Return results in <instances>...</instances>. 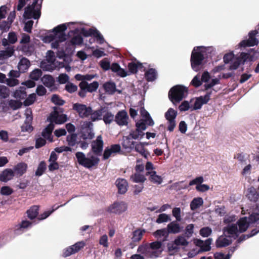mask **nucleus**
Masks as SVG:
<instances>
[{"instance_id": "1", "label": "nucleus", "mask_w": 259, "mask_h": 259, "mask_svg": "<svg viewBox=\"0 0 259 259\" xmlns=\"http://www.w3.org/2000/svg\"><path fill=\"white\" fill-rule=\"evenodd\" d=\"M203 49H205V48L202 47H197V50L194 48L191 53V65L193 70L196 72L200 70L204 65V53L206 51Z\"/></svg>"}, {"instance_id": "2", "label": "nucleus", "mask_w": 259, "mask_h": 259, "mask_svg": "<svg viewBox=\"0 0 259 259\" xmlns=\"http://www.w3.org/2000/svg\"><path fill=\"white\" fill-rule=\"evenodd\" d=\"M188 88L182 85H176L172 87L168 92V98L173 103H179L187 95Z\"/></svg>"}, {"instance_id": "3", "label": "nucleus", "mask_w": 259, "mask_h": 259, "mask_svg": "<svg viewBox=\"0 0 259 259\" xmlns=\"http://www.w3.org/2000/svg\"><path fill=\"white\" fill-rule=\"evenodd\" d=\"M75 156L79 164L88 168L97 166L100 161L99 158L93 155L90 157H86L85 155L82 152H76Z\"/></svg>"}, {"instance_id": "4", "label": "nucleus", "mask_w": 259, "mask_h": 259, "mask_svg": "<svg viewBox=\"0 0 259 259\" xmlns=\"http://www.w3.org/2000/svg\"><path fill=\"white\" fill-rule=\"evenodd\" d=\"M54 111L52 112L48 117V120L50 123H55L56 124H60L65 122L67 120V116L66 114H61L63 113L64 109L62 108L58 107H54L53 108Z\"/></svg>"}, {"instance_id": "5", "label": "nucleus", "mask_w": 259, "mask_h": 259, "mask_svg": "<svg viewBox=\"0 0 259 259\" xmlns=\"http://www.w3.org/2000/svg\"><path fill=\"white\" fill-rule=\"evenodd\" d=\"M38 1H33L32 5L27 7L25 9L23 16L26 19L33 18L34 19H38L41 14L40 7L41 4L36 6Z\"/></svg>"}, {"instance_id": "6", "label": "nucleus", "mask_w": 259, "mask_h": 259, "mask_svg": "<svg viewBox=\"0 0 259 259\" xmlns=\"http://www.w3.org/2000/svg\"><path fill=\"white\" fill-rule=\"evenodd\" d=\"M72 109L78 113L79 116L81 118H87L89 117L92 111V107L87 106L84 104L75 103L73 105Z\"/></svg>"}, {"instance_id": "7", "label": "nucleus", "mask_w": 259, "mask_h": 259, "mask_svg": "<svg viewBox=\"0 0 259 259\" xmlns=\"http://www.w3.org/2000/svg\"><path fill=\"white\" fill-rule=\"evenodd\" d=\"M104 142L101 135L98 136L92 143L93 152L97 156H100L103 151Z\"/></svg>"}, {"instance_id": "8", "label": "nucleus", "mask_w": 259, "mask_h": 259, "mask_svg": "<svg viewBox=\"0 0 259 259\" xmlns=\"http://www.w3.org/2000/svg\"><path fill=\"white\" fill-rule=\"evenodd\" d=\"M128 116L124 110L118 111L115 116L114 121L119 126L127 125Z\"/></svg>"}, {"instance_id": "9", "label": "nucleus", "mask_w": 259, "mask_h": 259, "mask_svg": "<svg viewBox=\"0 0 259 259\" xmlns=\"http://www.w3.org/2000/svg\"><path fill=\"white\" fill-rule=\"evenodd\" d=\"M67 26L66 24H62L55 27L53 30L52 32H55L56 35V38H58V41L60 42H63L66 40V35L65 34L64 32L66 30Z\"/></svg>"}, {"instance_id": "10", "label": "nucleus", "mask_w": 259, "mask_h": 259, "mask_svg": "<svg viewBox=\"0 0 259 259\" xmlns=\"http://www.w3.org/2000/svg\"><path fill=\"white\" fill-rule=\"evenodd\" d=\"M127 209V206L123 202H115L109 207L108 211L111 213L120 214Z\"/></svg>"}, {"instance_id": "11", "label": "nucleus", "mask_w": 259, "mask_h": 259, "mask_svg": "<svg viewBox=\"0 0 259 259\" xmlns=\"http://www.w3.org/2000/svg\"><path fill=\"white\" fill-rule=\"evenodd\" d=\"M247 55L245 52H242L240 55L236 57L235 59L231 64L229 69L236 70L237 69L240 64H244L245 62L247 61Z\"/></svg>"}, {"instance_id": "12", "label": "nucleus", "mask_w": 259, "mask_h": 259, "mask_svg": "<svg viewBox=\"0 0 259 259\" xmlns=\"http://www.w3.org/2000/svg\"><path fill=\"white\" fill-rule=\"evenodd\" d=\"M140 114L143 119L140 120L138 122H143L145 125H147L148 126H153L154 125L153 120L144 107L141 108Z\"/></svg>"}, {"instance_id": "13", "label": "nucleus", "mask_w": 259, "mask_h": 259, "mask_svg": "<svg viewBox=\"0 0 259 259\" xmlns=\"http://www.w3.org/2000/svg\"><path fill=\"white\" fill-rule=\"evenodd\" d=\"M103 88L105 91V93L108 95H113L115 92L118 94L121 93V91L116 89V85L114 82L107 81L103 84Z\"/></svg>"}, {"instance_id": "14", "label": "nucleus", "mask_w": 259, "mask_h": 259, "mask_svg": "<svg viewBox=\"0 0 259 259\" xmlns=\"http://www.w3.org/2000/svg\"><path fill=\"white\" fill-rule=\"evenodd\" d=\"M99 82L97 81H94L91 83L87 81H81L79 84L80 89H85L88 92L93 93L97 91L99 87Z\"/></svg>"}, {"instance_id": "15", "label": "nucleus", "mask_w": 259, "mask_h": 259, "mask_svg": "<svg viewBox=\"0 0 259 259\" xmlns=\"http://www.w3.org/2000/svg\"><path fill=\"white\" fill-rule=\"evenodd\" d=\"M223 231L225 236H227L226 234L227 233L230 235L229 237H231L230 235H234L236 238L239 236L238 227L236 224L228 225L223 228Z\"/></svg>"}, {"instance_id": "16", "label": "nucleus", "mask_w": 259, "mask_h": 259, "mask_svg": "<svg viewBox=\"0 0 259 259\" xmlns=\"http://www.w3.org/2000/svg\"><path fill=\"white\" fill-rule=\"evenodd\" d=\"M106 110H107V108L105 107H101L99 109L96 110H93L92 109L91 114H90L92 121L102 120L103 114L106 112Z\"/></svg>"}, {"instance_id": "17", "label": "nucleus", "mask_w": 259, "mask_h": 259, "mask_svg": "<svg viewBox=\"0 0 259 259\" xmlns=\"http://www.w3.org/2000/svg\"><path fill=\"white\" fill-rule=\"evenodd\" d=\"M27 167V164L25 162L18 163L14 167V175H15L18 177H21L26 172Z\"/></svg>"}, {"instance_id": "18", "label": "nucleus", "mask_w": 259, "mask_h": 259, "mask_svg": "<svg viewBox=\"0 0 259 259\" xmlns=\"http://www.w3.org/2000/svg\"><path fill=\"white\" fill-rule=\"evenodd\" d=\"M246 196L250 201L256 202L259 199V193L255 188L251 187L247 189Z\"/></svg>"}, {"instance_id": "19", "label": "nucleus", "mask_w": 259, "mask_h": 259, "mask_svg": "<svg viewBox=\"0 0 259 259\" xmlns=\"http://www.w3.org/2000/svg\"><path fill=\"white\" fill-rule=\"evenodd\" d=\"M115 185L118 188L119 193L123 194L126 192L128 187V183L126 180L118 178L116 180Z\"/></svg>"}, {"instance_id": "20", "label": "nucleus", "mask_w": 259, "mask_h": 259, "mask_svg": "<svg viewBox=\"0 0 259 259\" xmlns=\"http://www.w3.org/2000/svg\"><path fill=\"white\" fill-rule=\"evenodd\" d=\"M237 226H238V232L243 233L245 232L249 226V222L246 217L240 218L237 222Z\"/></svg>"}, {"instance_id": "21", "label": "nucleus", "mask_w": 259, "mask_h": 259, "mask_svg": "<svg viewBox=\"0 0 259 259\" xmlns=\"http://www.w3.org/2000/svg\"><path fill=\"white\" fill-rule=\"evenodd\" d=\"M32 120L33 117L32 115L27 113L25 121L21 126L22 132H31L33 131V128L31 125Z\"/></svg>"}, {"instance_id": "22", "label": "nucleus", "mask_w": 259, "mask_h": 259, "mask_svg": "<svg viewBox=\"0 0 259 259\" xmlns=\"http://www.w3.org/2000/svg\"><path fill=\"white\" fill-rule=\"evenodd\" d=\"M136 130L131 132L129 135L134 139H138L140 137L139 130H145L147 127L143 122H137L136 123Z\"/></svg>"}, {"instance_id": "23", "label": "nucleus", "mask_w": 259, "mask_h": 259, "mask_svg": "<svg viewBox=\"0 0 259 259\" xmlns=\"http://www.w3.org/2000/svg\"><path fill=\"white\" fill-rule=\"evenodd\" d=\"M153 235L160 241L164 242L168 239V232L166 228L156 230L153 233Z\"/></svg>"}, {"instance_id": "24", "label": "nucleus", "mask_w": 259, "mask_h": 259, "mask_svg": "<svg viewBox=\"0 0 259 259\" xmlns=\"http://www.w3.org/2000/svg\"><path fill=\"white\" fill-rule=\"evenodd\" d=\"M14 176V174L13 170L10 168H7L0 174V181L7 182L12 179Z\"/></svg>"}, {"instance_id": "25", "label": "nucleus", "mask_w": 259, "mask_h": 259, "mask_svg": "<svg viewBox=\"0 0 259 259\" xmlns=\"http://www.w3.org/2000/svg\"><path fill=\"white\" fill-rule=\"evenodd\" d=\"M54 128V125L52 123H50L42 131L41 135L45 138L49 140L50 142L53 141L52 133Z\"/></svg>"}, {"instance_id": "26", "label": "nucleus", "mask_w": 259, "mask_h": 259, "mask_svg": "<svg viewBox=\"0 0 259 259\" xmlns=\"http://www.w3.org/2000/svg\"><path fill=\"white\" fill-rule=\"evenodd\" d=\"M30 66L29 60L25 58H22L19 61L18 65L19 70L21 73L26 72Z\"/></svg>"}, {"instance_id": "27", "label": "nucleus", "mask_w": 259, "mask_h": 259, "mask_svg": "<svg viewBox=\"0 0 259 259\" xmlns=\"http://www.w3.org/2000/svg\"><path fill=\"white\" fill-rule=\"evenodd\" d=\"M168 234H176L181 232V227L180 225L176 221H172L168 224L166 228Z\"/></svg>"}, {"instance_id": "28", "label": "nucleus", "mask_w": 259, "mask_h": 259, "mask_svg": "<svg viewBox=\"0 0 259 259\" xmlns=\"http://www.w3.org/2000/svg\"><path fill=\"white\" fill-rule=\"evenodd\" d=\"M259 42L258 40L256 38H253L250 36L247 40H242L239 45L240 47H253L257 46Z\"/></svg>"}, {"instance_id": "29", "label": "nucleus", "mask_w": 259, "mask_h": 259, "mask_svg": "<svg viewBox=\"0 0 259 259\" xmlns=\"http://www.w3.org/2000/svg\"><path fill=\"white\" fill-rule=\"evenodd\" d=\"M146 176H150L149 180L154 184H160L162 182L161 176L157 175L155 171H148L146 173Z\"/></svg>"}, {"instance_id": "30", "label": "nucleus", "mask_w": 259, "mask_h": 259, "mask_svg": "<svg viewBox=\"0 0 259 259\" xmlns=\"http://www.w3.org/2000/svg\"><path fill=\"white\" fill-rule=\"evenodd\" d=\"M232 243V241L226 238L223 237V236H220L216 240L215 245L217 248H222L226 247Z\"/></svg>"}, {"instance_id": "31", "label": "nucleus", "mask_w": 259, "mask_h": 259, "mask_svg": "<svg viewBox=\"0 0 259 259\" xmlns=\"http://www.w3.org/2000/svg\"><path fill=\"white\" fill-rule=\"evenodd\" d=\"M39 206L33 205L26 211L27 217L30 220H33L37 217L38 214Z\"/></svg>"}, {"instance_id": "32", "label": "nucleus", "mask_w": 259, "mask_h": 259, "mask_svg": "<svg viewBox=\"0 0 259 259\" xmlns=\"http://www.w3.org/2000/svg\"><path fill=\"white\" fill-rule=\"evenodd\" d=\"M14 51L13 47H7L5 50L0 51V60L7 59L12 56Z\"/></svg>"}, {"instance_id": "33", "label": "nucleus", "mask_w": 259, "mask_h": 259, "mask_svg": "<svg viewBox=\"0 0 259 259\" xmlns=\"http://www.w3.org/2000/svg\"><path fill=\"white\" fill-rule=\"evenodd\" d=\"M41 79L43 84L47 88H51L54 85L55 79L51 75H45Z\"/></svg>"}, {"instance_id": "34", "label": "nucleus", "mask_w": 259, "mask_h": 259, "mask_svg": "<svg viewBox=\"0 0 259 259\" xmlns=\"http://www.w3.org/2000/svg\"><path fill=\"white\" fill-rule=\"evenodd\" d=\"M203 204V200L201 197L194 198L190 203V208L194 211L199 208Z\"/></svg>"}, {"instance_id": "35", "label": "nucleus", "mask_w": 259, "mask_h": 259, "mask_svg": "<svg viewBox=\"0 0 259 259\" xmlns=\"http://www.w3.org/2000/svg\"><path fill=\"white\" fill-rule=\"evenodd\" d=\"M127 67L129 71L131 73L134 74L137 72L138 68H142L143 66L142 64L139 62H132L128 63Z\"/></svg>"}, {"instance_id": "36", "label": "nucleus", "mask_w": 259, "mask_h": 259, "mask_svg": "<svg viewBox=\"0 0 259 259\" xmlns=\"http://www.w3.org/2000/svg\"><path fill=\"white\" fill-rule=\"evenodd\" d=\"M145 77L147 81H152L156 78V71L154 68H150L145 73Z\"/></svg>"}, {"instance_id": "37", "label": "nucleus", "mask_w": 259, "mask_h": 259, "mask_svg": "<svg viewBox=\"0 0 259 259\" xmlns=\"http://www.w3.org/2000/svg\"><path fill=\"white\" fill-rule=\"evenodd\" d=\"M104 113V115L102 117V119L106 124H109L114 121L115 116L111 112L107 110Z\"/></svg>"}, {"instance_id": "38", "label": "nucleus", "mask_w": 259, "mask_h": 259, "mask_svg": "<svg viewBox=\"0 0 259 259\" xmlns=\"http://www.w3.org/2000/svg\"><path fill=\"white\" fill-rule=\"evenodd\" d=\"M123 148L125 149H132L135 146V142L131 140L129 137H124L122 143Z\"/></svg>"}, {"instance_id": "39", "label": "nucleus", "mask_w": 259, "mask_h": 259, "mask_svg": "<svg viewBox=\"0 0 259 259\" xmlns=\"http://www.w3.org/2000/svg\"><path fill=\"white\" fill-rule=\"evenodd\" d=\"M77 135L76 134H71L68 135L66 137V141L67 142L68 146L71 147L74 146L76 144H78L77 141Z\"/></svg>"}, {"instance_id": "40", "label": "nucleus", "mask_w": 259, "mask_h": 259, "mask_svg": "<svg viewBox=\"0 0 259 259\" xmlns=\"http://www.w3.org/2000/svg\"><path fill=\"white\" fill-rule=\"evenodd\" d=\"M26 96L25 89L23 87H20L19 90H16L13 95L15 98L19 99H24L26 98Z\"/></svg>"}, {"instance_id": "41", "label": "nucleus", "mask_w": 259, "mask_h": 259, "mask_svg": "<svg viewBox=\"0 0 259 259\" xmlns=\"http://www.w3.org/2000/svg\"><path fill=\"white\" fill-rule=\"evenodd\" d=\"M47 169V164L45 161H41L37 167V168L35 172L36 176L39 177L43 175Z\"/></svg>"}, {"instance_id": "42", "label": "nucleus", "mask_w": 259, "mask_h": 259, "mask_svg": "<svg viewBox=\"0 0 259 259\" xmlns=\"http://www.w3.org/2000/svg\"><path fill=\"white\" fill-rule=\"evenodd\" d=\"M177 115V111L170 108L165 113V117L167 120H175Z\"/></svg>"}, {"instance_id": "43", "label": "nucleus", "mask_w": 259, "mask_h": 259, "mask_svg": "<svg viewBox=\"0 0 259 259\" xmlns=\"http://www.w3.org/2000/svg\"><path fill=\"white\" fill-rule=\"evenodd\" d=\"M145 232V230H141L140 229H137L133 232V235L132 237V240L133 242H139L140 241L143 235V233Z\"/></svg>"}, {"instance_id": "44", "label": "nucleus", "mask_w": 259, "mask_h": 259, "mask_svg": "<svg viewBox=\"0 0 259 259\" xmlns=\"http://www.w3.org/2000/svg\"><path fill=\"white\" fill-rule=\"evenodd\" d=\"M188 241L185 237L182 236H179L174 241V244L177 246H187L188 245Z\"/></svg>"}, {"instance_id": "45", "label": "nucleus", "mask_w": 259, "mask_h": 259, "mask_svg": "<svg viewBox=\"0 0 259 259\" xmlns=\"http://www.w3.org/2000/svg\"><path fill=\"white\" fill-rule=\"evenodd\" d=\"M42 72L41 69L37 68L33 70L29 75V77L33 80H37L41 76Z\"/></svg>"}, {"instance_id": "46", "label": "nucleus", "mask_w": 259, "mask_h": 259, "mask_svg": "<svg viewBox=\"0 0 259 259\" xmlns=\"http://www.w3.org/2000/svg\"><path fill=\"white\" fill-rule=\"evenodd\" d=\"M171 219L170 217L166 214V213H161L158 215L156 220V222L157 224H161L163 223H166L168 221H170Z\"/></svg>"}, {"instance_id": "47", "label": "nucleus", "mask_w": 259, "mask_h": 259, "mask_svg": "<svg viewBox=\"0 0 259 259\" xmlns=\"http://www.w3.org/2000/svg\"><path fill=\"white\" fill-rule=\"evenodd\" d=\"M9 106L13 110L18 109L22 106V103L19 101L10 100L8 101Z\"/></svg>"}, {"instance_id": "48", "label": "nucleus", "mask_w": 259, "mask_h": 259, "mask_svg": "<svg viewBox=\"0 0 259 259\" xmlns=\"http://www.w3.org/2000/svg\"><path fill=\"white\" fill-rule=\"evenodd\" d=\"M131 179L135 183H143L146 180L144 176L139 174H135L131 177Z\"/></svg>"}, {"instance_id": "49", "label": "nucleus", "mask_w": 259, "mask_h": 259, "mask_svg": "<svg viewBox=\"0 0 259 259\" xmlns=\"http://www.w3.org/2000/svg\"><path fill=\"white\" fill-rule=\"evenodd\" d=\"M9 89L6 86L0 85V98L5 99L9 97Z\"/></svg>"}, {"instance_id": "50", "label": "nucleus", "mask_w": 259, "mask_h": 259, "mask_svg": "<svg viewBox=\"0 0 259 259\" xmlns=\"http://www.w3.org/2000/svg\"><path fill=\"white\" fill-rule=\"evenodd\" d=\"M51 101L55 104L59 106L63 105L65 103V101L62 100L59 95L54 94L52 96Z\"/></svg>"}, {"instance_id": "51", "label": "nucleus", "mask_w": 259, "mask_h": 259, "mask_svg": "<svg viewBox=\"0 0 259 259\" xmlns=\"http://www.w3.org/2000/svg\"><path fill=\"white\" fill-rule=\"evenodd\" d=\"M212 233V230L209 227L202 228L199 231L200 235L203 237H207Z\"/></svg>"}, {"instance_id": "52", "label": "nucleus", "mask_w": 259, "mask_h": 259, "mask_svg": "<svg viewBox=\"0 0 259 259\" xmlns=\"http://www.w3.org/2000/svg\"><path fill=\"white\" fill-rule=\"evenodd\" d=\"M204 181V179L203 177L200 176L196 178L195 179H193V180L191 181L189 183V186H185L183 187L184 189H187L190 186H192L194 185H200L203 183Z\"/></svg>"}, {"instance_id": "53", "label": "nucleus", "mask_w": 259, "mask_h": 259, "mask_svg": "<svg viewBox=\"0 0 259 259\" xmlns=\"http://www.w3.org/2000/svg\"><path fill=\"white\" fill-rule=\"evenodd\" d=\"M77 85L70 82H68L65 87V90L70 94L75 92L77 90Z\"/></svg>"}, {"instance_id": "54", "label": "nucleus", "mask_w": 259, "mask_h": 259, "mask_svg": "<svg viewBox=\"0 0 259 259\" xmlns=\"http://www.w3.org/2000/svg\"><path fill=\"white\" fill-rule=\"evenodd\" d=\"M58 81L60 84H65L69 82V77L66 73H61L57 78Z\"/></svg>"}, {"instance_id": "55", "label": "nucleus", "mask_w": 259, "mask_h": 259, "mask_svg": "<svg viewBox=\"0 0 259 259\" xmlns=\"http://www.w3.org/2000/svg\"><path fill=\"white\" fill-rule=\"evenodd\" d=\"M70 42L73 45H79L83 42V38L80 35H77L73 36L70 40Z\"/></svg>"}, {"instance_id": "56", "label": "nucleus", "mask_w": 259, "mask_h": 259, "mask_svg": "<svg viewBox=\"0 0 259 259\" xmlns=\"http://www.w3.org/2000/svg\"><path fill=\"white\" fill-rule=\"evenodd\" d=\"M212 241V238H208L205 241H204L202 247L201 249L204 251H209L211 249L210 245Z\"/></svg>"}, {"instance_id": "57", "label": "nucleus", "mask_w": 259, "mask_h": 259, "mask_svg": "<svg viewBox=\"0 0 259 259\" xmlns=\"http://www.w3.org/2000/svg\"><path fill=\"white\" fill-rule=\"evenodd\" d=\"M203 105V103L200 101L199 98H196L193 105H191V110L193 111L200 109Z\"/></svg>"}, {"instance_id": "58", "label": "nucleus", "mask_w": 259, "mask_h": 259, "mask_svg": "<svg viewBox=\"0 0 259 259\" xmlns=\"http://www.w3.org/2000/svg\"><path fill=\"white\" fill-rule=\"evenodd\" d=\"M1 194L2 195H10L13 193V190L9 186H3L1 189Z\"/></svg>"}, {"instance_id": "59", "label": "nucleus", "mask_w": 259, "mask_h": 259, "mask_svg": "<svg viewBox=\"0 0 259 259\" xmlns=\"http://www.w3.org/2000/svg\"><path fill=\"white\" fill-rule=\"evenodd\" d=\"M100 66L104 70H108L110 68V63L107 58H104L100 61Z\"/></svg>"}, {"instance_id": "60", "label": "nucleus", "mask_w": 259, "mask_h": 259, "mask_svg": "<svg viewBox=\"0 0 259 259\" xmlns=\"http://www.w3.org/2000/svg\"><path fill=\"white\" fill-rule=\"evenodd\" d=\"M181 211L180 207H175L172 210V215L176 219L177 221L180 222L182 220Z\"/></svg>"}, {"instance_id": "61", "label": "nucleus", "mask_w": 259, "mask_h": 259, "mask_svg": "<svg viewBox=\"0 0 259 259\" xmlns=\"http://www.w3.org/2000/svg\"><path fill=\"white\" fill-rule=\"evenodd\" d=\"M95 31V29L89 28V29H85V28H82L81 30V33L84 37H88L90 36H93Z\"/></svg>"}, {"instance_id": "62", "label": "nucleus", "mask_w": 259, "mask_h": 259, "mask_svg": "<svg viewBox=\"0 0 259 259\" xmlns=\"http://www.w3.org/2000/svg\"><path fill=\"white\" fill-rule=\"evenodd\" d=\"M194 228L193 224H189L186 226L185 234L187 238H189L192 235L194 232Z\"/></svg>"}, {"instance_id": "63", "label": "nucleus", "mask_w": 259, "mask_h": 259, "mask_svg": "<svg viewBox=\"0 0 259 259\" xmlns=\"http://www.w3.org/2000/svg\"><path fill=\"white\" fill-rule=\"evenodd\" d=\"M5 83H6L8 86L13 87L19 84V81L17 78L10 77V78H7Z\"/></svg>"}, {"instance_id": "64", "label": "nucleus", "mask_w": 259, "mask_h": 259, "mask_svg": "<svg viewBox=\"0 0 259 259\" xmlns=\"http://www.w3.org/2000/svg\"><path fill=\"white\" fill-rule=\"evenodd\" d=\"M85 246V243L83 241H79L72 245V247L75 251V253L78 252L81 248Z\"/></svg>"}]
</instances>
